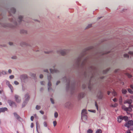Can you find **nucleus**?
<instances>
[{"mask_svg":"<svg viewBox=\"0 0 133 133\" xmlns=\"http://www.w3.org/2000/svg\"><path fill=\"white\" fill-rule=\"evenodd\" d=\"M41 107L38 105H36V109L37 110H39L41 108Z\"/></svg>","mask_w":133,"mask_h":133,"instance_id":"nucleus-28","label":"nucleus"},{"mask_svg":"<svg viewBox=\"0 0 133 133\" xmlns=\"http://www.w3.org/2000/svg\"><path fill=\"white\" fill-rule=\"evenodd\" d=\"M44 71L45 72H46L47 73H48L49 71L47 69H45L44 70Z\"/></svg>","mask_w":133,"mask_h":133,"instance_id":"nucleus-61","label":"nucleus"},{"mask_svg":"<svg viewBox=\"0 0 133 133\" xmlns=\"http://www.w3.org/2000/svg\"><path fill=\"white\" fill-rule=\"evenodd\" d=\"M117 105V104L116 103L114 105H113L112 107H115Z\"/></svg>","mask_w":133,"mask_h":133,"instance_id":"nucleus-63","label":"nucleus"},{"mask_svg":"<svg viewBox=\"0 0 133 133\" xmlns=\"http://www.w3.org/2000/svg\"><path fill=\"white\" fill-rule=\"evenodd\" d=\"M97 96L98 99H101L103 97V95L101 91H99L97 95Z\"/></svg>","mask_w":133,"mask_h":133,"instance_id":"nucleus-14","label":"nucleus"},{"mask_svg":"<svg viewBox=\"0 0 133 133\" xmlns=\"http://www.w3.org/2000/svg\"><path fill=\"white\" fill-rule=\"evenodd\" d=\"M132 102V100L131 99L125 101L124 102V104H129V107H127L125 105H123L122 106V108L127 112L128 111H132V108L133 107V106L131 104Z\"/></svg>","mask_w":133,"mask_h":133,"instance_id":"nucleus-2","label":"nucleus"},{"mask_svg":"<svg viewBox=\"0 0 133 133\" xmlns=\"http://www.w3.org/2000/svg\"><path fill=\"white\" fill-rule=\"evenodd\" d=\"M86 114V110L84 109H83L82 110L81 113V119L82 120L83 118H84L85 119H87V116L85 115Z\"/></svg>","mask_w":133,"mask_h":133,"instance_id":"nucleus-8","label":"nucleus"},{"mask_svg":"<svg viewBox=\"0 0 133 133\" xmlns=\"http://www.w3.org/2000/svg\"><path fill=\"white\" fill-rule=\"evenodd\" d=\"M50 70L51 72L52 73H58L59 72V71L57 69H50Z\"/></svg>","mask_w":133,"mask_h":133,"instance_id":"nucleus-19","label":"nucleus"},{"mask_svg":"<svg viewBox=\"0 0 133 133\" xmlns=\"http://www.w3.org/2000/svg\"><path fill=\"white\" fill-rule=\"evenodd\" d=\"M127 76L129 78H131L132 77V76L129 74H128Z\"/></svg>","mask_w":133,"mask_h":133,"instance_id":"nucleus-46","label":"nucleus"},{"mask_svg":"<svg viewBox=\"0 0 133 133\" xmlns=\"http://www.w3.org/2000/svg\"><path fill=\"white\" fill-rule=\"evenodd\" d=\"M20 78L22 82L25 83L28 80V77L26 75H23L20 76Z\"/></svg>","mask_w":133,"mask_h":133,"instance_id":"nucleus-6","label":"nucleus"},{"mask_svg":"<svg viewBox=\"0 0 133 133\" xmlns=\"http://www.w3.org/2000/svg\"><path fill=\"white\" fill-rule=\"evenodd\" d=\"M16 11V10L14 8H11L10 9V10H8V12L9 13L10 15V16H12V17L11 18H9V20L11 22L13 23L15 25V28H17L18 26V25L21 24V23L22 21L23 16H19L18 21H17L15 17L12 16L11 14V13L14 14Z\"/></svg>","mask_w":133,"mask_h":133,"instance_id":"nucleus-1","label":"nucleus"},{"mask_svg":"<svg viewBox=\"0 0 133 133\" xmlns=\"http://www.w3.org/2000/svg\"><path fill=\"white\" fill-rule=\"evenodd\" d=\"M8 72L9 73L11 74L12 72L11 70L10 69H9L8 70Z\"/></svg>","mask_w":133,"mask_h":133,"instance_id":"nucleus-60","label":"nucleus"},{"mask_svg":"<svg viewBox=\"0 0 133 133\" xmlns=\"http://www.w3.org/2000/svg\"><path fill=\"white\" fill-rule=\"evenodd\" d=\"M9 44L10 45H12L13 44V43H12V42H9Z\"/></svg>","mask_w":133,"mask_h":133,"instance_id":"nucleus-64","label":"nucleus"},{"mask_svg":"<svg viewBox=\"0 0 133 133\" xmlns=\"http://www.w3.org/2000/svg\"><path fill=\"white\" fill-rule=\"evenodd\" d=\"M96 133H101L102 131L100 129H97L96 132Z\"/></svg>","mask_w":133,"mask_h":133,"instance_id":"nucleus-30","label":"nucleus"},{"mask_svg":"<svg viewBox=\"0 0 133 133\" xmlns=\"http://www.w3.org/2000/svg\"><path fill=\"white\" fill-rule=\"evenodd\" d=\"M34 119V117L33 116H32L31 117V121H33Z\"/></svg>","mask_w":133,"mask_h":133,"instance_id":"nucleus-56","label":"nucleus"},{"mask_svg":"<svg viewBox=\"0 0 133 133\" xmlns=\"http://www.w3.org/2000/svg\"><path fill=\"white\" fill-rule=\"evenodd\" d=\"M50 101L51 102V103L52 104H54V102L53 100V99L52 98H50Z\"/></svg>","mask_w":133,"mask_h":133,"instance_id":"nucleus-44","label":"nucleus"},{"mask_svg":"<svg viewBox=\"0 0 133 133\" xmlns=\"http://www.w3.org/2000/svg\"><path fill=\"white\" fill-rule=\"evenodd\" d=\"M43 118L45 119H46L47 118V117L46 116L44 115L43 116Z\"/></svg>","mask_w":133,"mask_h":133,"instance_id":"nucleus-51","label":"nucleus"},{"mask_svg":"<svg viewBox=\"0 0 133 133\" xmlns=\"http://www.w3.org/2000/svg\"><path fill=\"white\" fill-rule=\"evenodd\" d=\"M92 26V24H89L88 26H87V28H86V29H87L88 28H90Z\"/></svg>","mask_w":133,"mask_h":133,"instance_id":"nucleus-40","label":"nucleus"},{"mask_svg":"<svg viewBox=\"0 0 133 133\" xmlns=\"http://www.w3.org/2000/svg\"><path fill=\"white\" fill-rule=\"evenodd\" d=\"M70 87L71 90L73 91L75 90V82L74 81L71 84Z\"/></svg>","mask_w":133,"mask_h":133,"instance_id":"nucleus-16","label":"nucleus"},{"mask_svg":"<svg viewBox=\"0 0 133 133\" xmlns=\"http://www.w3.org/2000/svg\"><path fill=\"white\" fill-rule=\"evenodd\" d=\"M128 53L130 55H133V51H130Z\"/></svg>","mask_w":133,"mask_h":133,"instance_id":"nucleus-42","label":"nucleus"},{"mask_svg":"<svg viewBox=\"0 0 133 133\" xmlns=\"http://www.w3.org/2000/svg\"><path fill=\"white\" fill-rule=\"evenodd\" d=\"M51 83L50 81H48V90L50 92L51 91L54 92V90L51 87Z\"/></svg>","mask_w":133,"mask_h":133,"instance_id":"nucleus-9","label":"nucleus"},{"mask_svg":"<svg viewBox=\"0 0 133 133\" xmlns=\"http://www.w3.org/2000/svg\"><path fill=\"white\" fill-rule=\"evenodd\" d=\"M63 81L66 83V89L67 91L69 90L70 88V78H67L66 76H64L62 79Z\"/></svg>","mask_w":133,"mask_h":133,"instance_id":"nucleus-3","label":"nucleus"},{"mask_svg":"<svg viewBox=\"0 0 133 133\" xmlns=\"http://www.w3.org/2000/svg\"><path fill=\"white\" fill-rule=\"evenodd\" d=\"M14 114L15 118L19 121H23L22 119L16 112H14Z\"/></svg>","mask_w":133,"mask_h":133,"instance_id":"nucleus-10","label":"nucleus"},{"mask_svg":"<svg viewBox=\"0 0 133 133\" xmlns=\"http://www.w3.org/2000/svg\"><path fill=\"white\" fill-rule=\"evenodd\" d=\"M82 88L83 89H85L86 88V86L84 84L83 85Z\"/></svg>","mask_w":133,"mask_h":133,"instance_id":"nucleus-52","label":"nucleus"},{"mask_svg":"<svg viewBox=\"0 0 133 133\" xmlns=\"http://www.w3.org/2000/svg\"><path fill=\"white\" fill-rule=\"evenodd\" d=\"M69 51L68 50H66L65 49L62 50H60L57 51L58 54H61L62 55L64 56Z\"/></svg>","mask_w":133,"mask_h":133,"instance_id":"nucleus-5","label":"nucleus"},{"mask_svg":"<svg viewBox=\"0 0 133 133\" xmlns=\"http://www.w3.org/2000/svg\"><path fill=\"white\" fill-rule=\"evenodd\" d=\"M133 125V121L132 120H129L125 123L124 124V126L127 127L128 129H129L130 127Z\"/></svg>","mask_w":133,"mask_h":133,"instance_id":"nucleus-7","label":"nucleus"},{"mask_svg":"<svg viewBox=\"0 0 133 133\" xmlns=\"http://www.w3.org/2000/svg\"><path fill=\"white\" fill-rule=\"evenodd\" d=\"M71 103L68 102H66L65 104V106L66 107L69 108L71 106Z\"/></svg>","mask_w":133,"mask_h":133,"instance_id":"nucleus-20","label":"nucleus"},{"mask_svg":"<svg viewBox=\"0 0 133 133\" xmlns=\"http://www.w3.org/2000/svg\"><path fill=\"white\" fill-rule=\"evenodd\" d=\"M43 124H44V126L45 127H47V123L46 122H44Z\"/></svg>","mask_w":133,"mask_h":133,"instance_id":"nucleus-39","label":"nucleus"},{"mask_svg":"<svg viewBox=\"0 0 133 133\" xmlns=\"http://www.w3.org/2000/svg\"><path fill=\"white\" fill-rule=\"evenodd\" d=\"M20 45L22 46H27L29 45V44L23 42H22L21 43Z\"/></svg>","mask_w":133,"mask_h":133,"instance_id":"nucleus-21","label":"nucleus"},{"mask_svg":"<svg viewBox=\"0 0 133 133\" xmlns=\"http://www.w3.org/2000/svg\"><path fill=\"white\" fill-rule=\"evenodd\" d=\"M14 83L16 85H18L19 84V83L16 81H15L14 82Z\"/></svg>","mask_w":133,"mask_h":133,"instance_id":"nucleus-49","label":"nucleus"},{"mask_svg":"<svg viewBox=\"0 0 133 133\" xmlns=\"http://www.w3.org/2000/svg\"><path fill=\"white\" fill-rule=\"evenodd\" d=\"M31 76L32 77L34 78V79H35L36 78V75L34 74H32L31 75Z\"/></svg>","mask_w":133,"mask_h":133,"instance_id":"nucleus-31","label":"nucleus"},{"mask_svg":"<svg viewBox=\"0 0 133 133\" xmlns=\"http://www.w3.org/2000/svg\"><path fill=\"white\" fill-rule=\"evenodd\" d=\"M90 82H89V86L88 87V88L90 90H91V87L90 86Z\"/></svg>","mask_w":133,"mask_h":133,"instance_id":"nucleus-37","label":"nucleus"},{"mask_svg":"<svg viewBox=\"0 0 133 133\" xmlns=\"http://www.w3.org/2000/svg\"><path fill=\"white\" fill-rule=\"evenodd\" d=\"M95 106H96V108L97 109V110H98V105L97 104V103L96 102H95Z\"/></svg>","mask_w":133,"mask_h":133,"instance_id":"nucleus-34","label":"nucleus"},{"mask_svg":"<svg viewBox=\"0 0 133 133\" xmlns=\"http://www.w3.org/2000/svg\"><path fill=\"white\" fill-rule=\"evenodd\" d=\"M124 57L129 58V56L127 54H125L124 55Z\"/></svg>","mask_w":133,"mask_h":133,"instance_id":"nucleus-32","label":"nucleus"},{"mask_svg":"<svg viewBox=\"0 0 133 133\" xmlns=\"http://www.w3.org/2000/svg\"><path fill=\"white\" fill-rule=\"evenodd\" d=\"M109 69H107L105 70H104L103 71V72L104 74H106L109 71Z\"/></svg>","mask_w":133,"mask_h":133,"instance_id":"nucleus-29","label":"nucleus"},{"mask_svg":"<svg viewBox=\"0 0 133 133\" xmlns=\"http://www.w3.org/2000/svg\"><path fill=\"white\" fill-rule=\"evenodd\" d=\"M128 92L130 93L131 94H133V91L130 88H128Z\"/></svg>","mask_w":133,"mask_h":133,"instance_id":"nucleus-27","label":"nucleus"},{"mask_svg":"<svg viewBox=\"0 0 133 133\" xmlns=\"http://www.w3.org/2000/svg\"><path fill=\"white\" fill-rule=\"evenodd\" d=\"M20 32L22 34H26L27 33V31L23 29L21 30Z\"/></svg>","mask_w":133,"mask_h":133,"instance_id":"nucleus-23","label":"nucleus"},{"mask_svg":"<svg viewBox=\"0 0 133 133\" xmlns=\"http://www.w3.org/2000/svg\"><path fill=\"white\" fill-rule=\"evenodd\" d=\"M6 84L8 86L10 85V84L9 82V81H7L6 82Z\"/></svg>","mask_w":133,"mask_h":133,"instance_id":"nucleus-47","label":"nucleus"},{"mask_svg":"<svg viewBox=\"0 0 133 133\" xmlns=\"http://www.w3.org/2000/svg\"><path fill=\"white\" fill-rule=\"evenodd\" d=\"M8 102L10 105L11 107H13L14 106L16 107L17 106L16 103L10 100H8Z\"/></svg>","mask_w":133,"mask_h":133,"instance_id":"nucleus-11","label":"nucleus"},{"mask_svg":"<svg viewBox=\"0 0 133 133\" xmlns=\"http://www.w3.org/2000/svg\"><path fill=\"white\" fill-rule=\"evenodd\" d=\"M54 126V127H55L57 124V122L56 121H54L53 122Z\"/></svg>","mask_w":133,"mask_h":133,"instance_id":"nucleus-38","label":"nucleus"},{"mask_svg":"<svg viewBox=\"0 0 133 133\" xmlns=\"http://www.w3.org/2000/svg\"><path fill=\"white\" fill-rule=\"evenodd\" d=\"M51 74H49L48 75V81H50L51 80Z\"/></svg>","mask_w":133,"mask_h":133,"instance_id":"nucleus-24","label":"nucleus"},{"mask_svg":"<svg viewBox=\"0 0 133 133\" xmlns=\"http://www.w3.org/2000/svg\"><path fill=\"white\" fill-rule=\"evenodd\" d=\"M43 75L42 74H41L39 76V77L40 78H43Z\"/></svg>","mask_w":133,"mask_h":133,"instance_id":"nucleus-59","label":"nucleus"},{"mask_svg":"<svg viewBox=\"0 0 133 133\" xmlns=\"http://www.w3.org/2000/svg\"><path fill=\"white\" fill-rule=\"evenodd\" d=\"M93 132V130L90 129H89L87 131V133H92Z\"/></svg>","mask_w":133,"mask_h":133,"instance_id":"nucleus-26","label":"nucleus"},{"mask_svg":"<svg viewBox=\"0 0 133 133\" xmlns=\"http://www.w3.org/2000/svg\"><path fill=\"white\" fill-rule=\"evenodd\" d=\"M130 88H131L133 90V85H131L130 86Z\"/></svg>","mask_w":133,"mask_h":133,"instance_id":"nucleus-62","label":"nucleus"},{"mask_svg":"<svg viewBox=\"0 0 133 133\" xmlns=\"http://www.w3.org/2000/svg\"><path fill=\"white\" fill-rule=\"evenodd\" d=\"M92 48V47H90L86 49V50H88Z\"/></svg>","mask_w":133,"mask_h":133,"instance_id":"nucleus-45","label":"nucleus"},{"mask_svg":"<svg viewBox=\"0 0 133 133\" xmlns=\"http://www.w3.org/2000/svg\"><path fill=\"white\" fill-rule=\"evenodd\" d=\"M41 84L42 85H44L45 82L44 81H41L40 82Z\"/></svg>","mask_w":133,"mask_h":133,"instance_id":"nucleus-54","label":"nucleus"},{"mask_svg":"<svg viewBox=\"0 0 133 133\" xmlns=\"http://www.w3.org/2000/svg\"><path fill=\"white\" fill-rule=\"evenodd\" d=\"M8 86L9 88L11 90L12 89H13V87H12V85H11V84H10V85H8Z\"/></svg>","mask_w":133,"mask_h":133,"instance_id":"nucleus-35","label":"nucleus"},{"mask_svg":"<svg viewBox=\"0 0 133 133\" xmlns=\"http://www.w3.org/2000/svg\"><path fill=\"white\" fill-rule=\"evenodd\" d=\"M8 109L7 108H0V113L1 112H4L6 111H7Z\"/></svg>","mask_w":133,"mask_h":133,"instance_id":"nucleus-18","label":"nucleus"},{"mask_svg":"<svg viewBox=\"0 0 133 133\" xmlns=\"http://www.w3.org/2000/svg\"><path fill=\"white\" fill-rule=\"evenodd\" d=\"M14 76L13 75H11L9 76V78L10 79H12L14 78Z\"/></svg>","mask_w":133,"mask_h":133,"instance_id":"nucleus-43","label":"nucleus"},{"mask_svg":"<svg viewBox=\"0 0 133 133\" xmlns=\"http://www.w3.org/2000/svg\"><path fill=\"white\" fill-rule=\"evenodd\" d=\"M122 93L123 94H125L127 92V91L126 90L124 89H123L122 90Z\"/></svg>","mask_w":133,"mask_h":133,"instance_id":"nucleus-22","label":"nucleus"},{"mask_svg":"<svg viewBox=\"0 0 133 133\" xmlns=\"http://www.w3.org/2000/svg\"><path fill=\"white\" fill-rule=\"evenodd\" d=\"M112 100L114 102H116L117 101V99L116 98H114L112 99Z\"/></svg>","mask_w":133,"mask_h":133,"instance_id":"nucleus-50","label":"nucleus"},{"mask_svg":"<svg viewBox=\"0 0 133 133\" xmlns=\"http://www.w3.org/2000/svg\"><path fill=\"white\" fill-rule=\"evenodd\" d=\"M60 83V81H57L56 83V85H57L59 83Z\"/></svg>","mask_w":133,"mask_h":133,"instance_id":"nucleus-55","label":"nucleus"},{"mask_svg":"<svg viewBox=\"0 0 133 133\" xmlns=\"http://www.w3.org/2000/svg\"><path fill=\"white\" fill-rule=\"evenodd\" d=\"M51 52V51H45L44 52L46 54H49Z\"/></svg>","mask_w":133,"mask_h":133,"instance_id":"nucleus-53","label":"nucleus"},{"mask_svg":"<svg viewBox=\"0 0 133 133\" xmlns=\"http://www.w3.org/2000/svg\"><path fill=\"white\" fill-rule=\"evenodd\" d=\"M31 128H32L34 127V124L33 123H31Z\"/></svg>","mask_w":133,"mask_h":133,"instance_id":"nucleus-57","label":"nucleus"},{"mask_svg":"<svg viewBox=\"0 0 133 133\" xmlns=\"http://www.w3.org/2000/svg\"><path fill=\"white\" fill-rule=\"evenodd\" d=\"M11 58L13 59H17V57L16 56H14L12 57Z\"/></svg>","mask_w":133,"mask_h":133,"instance_id":"nucleus-48","label":"nucleus"},{"mask_svg":"<svg viewBox=\"0 0 133 133\" xmlns=\"http://www.w3.org/2000/svg\"><path fill=\"white\" fill-rule=\"evenodd\" d=\"M1 73L3 75H6V72L5 71H2L1 72Z\"/></svg>","mask_w":133,"mask_h":133,"instance_id":"nucleus-36","label":"nucleus"},{"mask_svg":"<svg viewBox=\"0 0 133 133\" xmlns=\"http://www.w3.org/2000/svg\"><path fill=\"white\" fill-rule=\"evenodd\" d=\"M58 114L57 112H55L54 114V117L55 118H57L58 116Z\"/></svg>","mask_w":133,"mask_h":133,"instance_id":"nucleus-33","label":"nucleus"},{"mask_svg":"<svg viewBox=\"0 0 133 133\" xmlns=\"http://www.w3.org/2000/svg\"><path fill=\"white\" fill-rule=\"evenodd\" d=\"M85 94L84 92H81L79 94L78 97L79 99L83 98L85 96Z\"/></svg>","mask_w":133,"mask_h":133,"instance_id":"nucleus-15","label":"nucleus"},{"mask_svg":"<svg viewBox=\"0 0 133 133\" xmlns=\"http://www.w3.org/2000/svg\"><path fill=\"white\" fill-rule=\"evenodd\" d=\"M39 112H40V113H41V114L43 115V114L44 113V112L42 110L40 111H39Z\"/></svg>","mask_w":133,"mask_h":133,"instance_id":"nucleus-58","label":"nucleus"},{"mask_svg":"<svg viewBox=\"0 0 133 133\" xmlns=\"http://www.w3.org/2000/svg\"><path fill=\"white\" fill-rule=\"evenodd\" d=\"M88 111L90 112H92L93 113H95L96 112V111L95 110H88Z\"/></svg>","mask_w":133,"mask_h":133,"instance_id":"nucleus-41","label":"nucleus"},{"mask_svg":"<svg viewBox=\"0 0 133 133\" xmlns=\"http://www.w3.org/2000/svg\"><path fill=\"white\" fill-rule=\"evenodd\" d=\"M123 120V116H122L121 115L118 117L117 121L118 122L121 123Z\"/></svg>","mask_w":133,"mask_h":133,"instance_id":"nucleus-17","label":"nucleus"},{"mask_svg":"<svg viewBox=\"0 0 133 133\" xmlns=\"http://www.w3.org/2000/svg\"><path fill=\"white\" fill-rule=\"evenodd\" d=\"M25 99L22 104V107H24L27 104L29 99L30 96L28 93L26 94L25 95Z\"/></svg>","mask_w":133,"mask_h":133,"instance_id":"nucleus-4","label":"nucleus"},{"mask_svg":"<svg viewBox=\"0 0 133 133\" xmlns=\"http://www.w3.org/2000/svg\"><path fill=\"white\" fill-rule=\"evenodd\" d=\"M14 97L15 99L16 102L17 103H19L21 101V98L20 96L17 95H15L14 96Z\"/></svg>","mask_w":133,"mask_h":133,"instance_id":"nucleus-12","label":"nucleus"},{"mask_svg":"<svg viewBox=\"0 0 133 133\" xmlns=\"http://www.w3.org/2000/svg\"><path fill=\"white\" fill-rule=\"evenodd\" d=\"M123 120H124L126 122L128 121V117L126 116H123Z\"/></svg>","mask_w":133,"mask_h":133,"instance_id":"nucleus-25","label":"nucleus"},{"mask_svg":"<svg viewBox=\"0 0 133 133\" xmlns=\"http://www.w3.org/2000/svg\"><path fill=\"white\" fill-rule=\"evenodd\" d=\"M81 61V58L80 57H78L76 59V64L78 66H79L80 65Z\"/></svg>","mask_w":133,"mask_h":133,"instance_id":"nucleus-13","label":"nucleus"}]
</instances>
